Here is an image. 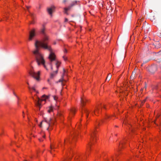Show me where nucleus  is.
Listing matches in <instances>:
<instances>
[{
    "mask_svg": "<svg viewBox=\"0 0 161 161\" xmlns=\"http://www.w3.org/2000/svg\"><path fill=\"white\" fill-rule=\"evenodd\" d=\"M48 40L47 36H45L42 42H39L38 40L35 41V46L36 49L33 51V53L35 56L36 61L38 65H42L47 71L53 70V69L50 64H46L43 55L39 51L40 47H42L45 49H47L49 51L50 53L48 57V58L51 62L54 63L56 68V70L52 73L51 75V77H53L57 74L58 69L61 64V62L58 60H56V56L53 52L52 49L50 47L47 45V42Z\"/></svg>",
    "mask_w": 161,
    "mask_h": 161,
    "instance_id": "1",
    "label": "nucleus"
},
{
    "mask_svg": "<svg viewBox=\"0 0 161 161\" xmlns=\"http://www.w3.org/2000/svg\"><path fill=\"white\" fill-rule=\"evenodd\" d=\"M54 124V121L52 119L43 120L38 124L39 126L41 128L49 130L51 129V126Z\"/></svg>",
    "mask_w": 161,
    "mask_h": 161,
    "instance_id": "2",
    "label": "nucleus"
},
{
    "mask_svg": "<svg viewBox=\"0 0 161 161\" xmlns=\"http://www.w3.org/2000/svg\"><path fill=\"white\" fill-rule=\"evenodd\" d=\"M48 96L45 95L42 96L41 99H39L37 96L35 95L33 97V98L35 102L36 107L39 108L40 110L42 104L45 103V102L48 99Z\"/></svg>",
    "mask_w": 161,
    "mask_h": 161,
    "instance_id": "3",
    "label": "nucleus"
},
{
    "mask_svg": "<svg viewBox=\"0 0 161 161\" xmlns=\"http://www.w3.org/2000/svg\"><path fill=\"white\" fill-rule=\"evenodd\" d=\"M29 73L37 81H39L40 80V71L35 72L33 68H31L29 71Z\"/></svg>",
    "mask_w": 161,
    "mask_h": 161,
    "instance_id": "4",
    "label": "nucleus"
},
{
    "mask_svg": "<svg viewBox=\"0 0 161 161\" xmlns=\"http://www.w3.org/2000/svg\"><path fill=\"white\" fill-rule=\"evenodd\" d=\"M36 30L35 29H32L30 32L28 40L29 41H31L33 37L36 36Z\"/></svg>",
    "mask_w": 161,
    "mask_h": 161,
    "instance_id": "5",
    "label": "nucleus"
},
{
    "mask_svg": "<svg viewBox=\"0 0 161 161\" xmlns=\"http://www.w3.org/2000/svg\"><path fill=\"white\" fill-rule=\"evenodd\" d=\"M45 27H43L41 30V33L43 34L44 36H43V37L42 39L41 40V41H38L39 42H42L43 40L44 39V37L46 36H47V37H48V40L47 42V45L48 44V43L49 41V38L48 36L45 33Z\"/></svg>",
    "mask_w": 161,
    "mask_h": 161,
    "instance_id": "6",
    "label": "nucleus"
},
{
    "mask_svg": "<svg viewBox=\"0 0 161 161\" xmlns=\"http://www.w3.org/2000/svg\"><path fill=\"white\" fill-rule=\"evenodd\" d=\"M109 118L110 116L109 115H106L103 118V119L101 120L99 124L100 125H101L103 123H106Z\"/></svg>",
    "mask_w": 161,
    "mask_h": 161,
    "instance_id": "7",
    "label": "nucleus"
},
{
    "mask_svg": "<svg viewBox=\"0 0 161 161\" xmlns=\"http://www.w3.org/2000/svg\"><path fill=\"white\" fill-rule=\"evenodd\" d=\"M101 106H97L96 107L94 112L95 115H97L100 113L101 110Z\"/></svg>",
    "mask_w": 161,
    "mask_h": 161,
    "instance_id": "8",
    "label": "nucleus"
},
{
    "mask_svg": "<svg viewBox=\"0 0 161 161\" xmlns=\"http://www.w3.org/2000/svg\"><path fill=\"white\" fill-rule=\"evenodd\" d=\"M96 132L95 130H92L91 132V139H92V143L94 142V141L95 140V137H96Z\"/></svg>",
    "mask_w": 161,
    "mask_h": 161,
    "instance_id": "9",
    "label": "nucleus"
},
{
    "mask_svg": "<svg viewBox=\"0 0 161 161\" xmlns=\"http://www.w3.org/2000/svg\"><path fill=\"white\" fill-rule=\"evenodd\" d=\"M75 112V110L74 108H72L70 109V113L69 114V119H70V118L73 115H74Z\"/></svg>",
    "mask_w": 161,
    "mask_h": 161,
    "instance_id": "10",
    "label": "nucleus"
},
{
    "mask_svg": "<svg viewBox=\"0 0 161 161\" xmlns=\"http://www.w3.org/2000/svg\"><path fill=\"white\" fill-rule=\"evenodd\" d=\"M87 101V99L85 97H83L81 98V104L82 106H84L86 102Z\"/></svg>",
    "mask_w": 161,
    "mask_h": 161,
    "instance_id": "11",
    "label": "nucleus"
},
{
    "mask_svg": "<svg viewBox=\"0 0 161 161\" xmlns=\"http://www.w3.org/2000/svg\"><path fill=\"white\" fill-rule=\"evenodd\" d=\"M54 8H55L54 6H52L47 8V11L50 15H52V12L54 10Z\"/></svg>",
    "mask_w": 161,
    "mask_h": 161,
    "instance_id": "12",
    "label": "nucleus"
},
{
    "mask_svg": "<svg viewBox=\"0 0 161 161\" xmlns=\"http://www.w3.org/2000/svg\"><path fill=\"white\" fill-rule=\"evenodd\" d=\"M47 111L48 113H50L51 112L53 111L54 110V108L53 105H51L49 107H48L47 108Z\"/></svg>",
    "mask_w": 161,
    "mask_h": 161,
    "instance_id": "13",
    "label": "nucleus"
},
{
    "mask_svg": "<svg viewBox=\"0 0 161 161\" xmlns=\"http://www.w3.org/2000/svg\"><path fill=\"white\" fill-rule=\"evenodd\" d=\"M29 88L31 91V92L32 94V95H33V92H35L36 93H38V92L36 91L35 87L30 88V87H29Z\"/></svg>",
    "mask_w": 161,
    "mask_h": 161,
    "instance_id": "14",
    "label": "nucleus"
},
{
    "mask_svg": "<svg viewBox=\"0 0 161 161\" xmlns=\"http://www.w3.org/2000/svg\"><path fill=\"white\" fill-rule=\"evenodd\" d=\"M40 135L42 136V138H39V140L40 142H42L43 141V139L45 138V135L43 132H42L40 133Z\"/></svg>",
    "mask_w": 161,
    "mask_h": 161,
    "instance_id": "15",
    "label": "nucleus"
},
{
    "mask_svg": "<svg viewBox=\"0 0 161 161\" xmlns=\"http://www.w3.org/2000/svg\"><path fill=\"white\" fill-rule=\"evenodd\" d=\"M84 112L86 114V116L87 117L89 113V110L87 109H84Z\"/></svg>",
    "mask_w": 161,
    "mask_h": 161,
    "instance_id": "16",
    "label": "nucleus"
},
{
    "mask_svg": "<svg viewBox=\"0 0 161 161\" xmlns=\"http://www.w3.org/2000/svg\"><path fill=\"white\" fill-rule=\"evenodd\" d=\"M111 77H112V75H111V74H108L107 78H106V80H108V81L109 80L111 79Z\"/></svg>",
    "mask_w": 161,
    "mask_h": 161,
    "instance_id": "17",
    "label": "nucleus"
},
{
    "mask_svg": "<svg viewBox=\"0 0 161 161\" xmlns=\"http://www.w3.org/2000/svg\"><path fill=\"white\" fill-rule=\"evenodd\" d=\"M52 97L56 103L58 101V97L57 96H52Z\"/></svg>",
    "mask_w": 161,
    "mask_h": 161,
    "instance_id": "18",
    "label": "nucleus"
},
{
    "mask_svg": "<svg viewBox=\"0 0 161 161\" xmlns=\"http://www.w3.org/2000/svg\"><path fill=\"white\" fill-rule=\"evenodd\" d=\"M74 161H81V158L77 156L75 158Z\"/></svg>",
    "mask_w": 161,
    "mask_h": 161,
    "instance_id": "19",
    "label": "nucleus"
},
{
    "mask_svg": "<svg viewBox=\"0 0 161 161\" xmlns=\"http://www.w3.org/2000/svg\"><path fill=\"white\" fill-rule=\"evenodd\" d=\"M113 160V157H111L110 158H106L105 160V161H111Z\"/></svg>",
    "mask_w": 161,
    "mask_h": 161,
    "instance_id": "20",
    "label": "nucleus"
},
{
    "mask_svg": "<svg viewBox=\"0 0 161 161\" xmlns=\"http://www.w3.org/2000/svg\"><path fill=\"white\" fill-rule=\"evenodd\" d=\"M92 142H91L89 144L88 147H87V149L88 150V151H89V149L90 148L91 146L92 145V144H93Z\"/></svg>",
    "mask_w": 161,
    "mask_h": 161,
    "instance_id": "21",
    "label": "nucleus"
},
{
    "mask_svg": "<svg viewBox=\"0 0 161 161\" xmlns=\"http://www.w3.org/2000/svg\"><path fill=\"white\" fill-rule=\"evenodd\" d=\"M65 80L64 79H63V78H62L61 79H60L59 80V82H62V85H64V81H65Z\"/></svg>",
    "mask_w": 161,
    "mask_h": 161,
    "instance_id": "22",
    "label": "nucleus"
},
{
    "mask_svg": "<svg viewBox=\"0 0 161 161\" xmlns=\"http://www.w3.org/2000/svg\"><path fill=\"white\" fill-rule=\"evenodd\" d=\"M69 9V8H64V12L65 13L67 14V11Z\"/></svg>",
    "mask_w": 161,
    "mask_h": 161,
    "instance_id": "23",
    "label": "nucleus"
},
{
    "mask_svg": "<svg viewBox=\"0 0 161 161\" xmlns=\"http://www.w3.org/2000/svg\"><path fill=\"white\" fill-rule=\"evenodd\" d=\"M63 58L64 61H66L67 60V57L65 56H64L63 57Z\"/></svg>",
    "mask_w": 161,
    "mask_h": 161,
    "instance_id": "24",
    "label": "nucleus"
},
{
    "mask_svg": "<svg viewBox=\"0 0 161 161\" xmlns=\"http://www.w3.org/2000/svg\"><path fill=\"white\" fill-rule=\"evenodd\" d=\"M50 147H51V151H50V153H52V149H53V147L51 145V146H50Z\"/></svg>",
    "mask_w": 161,
    "mask_h": 161,
    "instance_id": "25",
    "label": "nucleus"
},
{
    "mask_svg": "<svg viewBox=\"0 0 161 161\" xmlns=\"http://www.w3.org/2000/svg\"><path fill=\"white\" fill-rule=\"evenodd\" d=\"M64 53H66L67 52V50L65 49L64 51Z\"/></svg>",
    "mask_w": 161,
    "mask_h": 161,
    "instance_id": "26",
    "label": "nucleus"
},
{
    "mask_svg": "<svg viewBox=\"0 0 161 161\" xmlns=\"http://www.w3.org/2000/svg\"><path fill=\"white\" fill-rule=\"evenodd\" d=\"M63 71H64V75L65 74V69H63Z\"/></svg>",
    "mask_w": 161,
    "mask_h": 161,
    "instance_id": "27",
    "label": "nucleus"
},
{
    "mask_svg": "<svg viewBox=\"0 0 161 161\" xmlns=\"http://www.w3.org/2000/svg\"><path fill=\"white\" fill-rule=\"evenodd\" d=\"M68 21V20L67 19H65V22H67Z\"/></svg>",
    "mask_w": 161,
    "mask_h": 161,
    "instance_id": "28",
    "label": "nucleus"
},
{
    "mask_svg": "<svg viewBox=\"0 0 161 161\" xmlns=\"http://www.w3.org/2000/svg\"><path fill=\"white\" fill-rule=\"evenodd\" d=\"M145 101H146V99L144 100H143V102H142V103H144L145 102Z\"/></svg>",
    "mask_w": 161,
    "mask_h": 161,
    "instance_id": "29",
    "label": "nucleus"
},
{
    "mask_svg": "<svg viewBox=\"0 0 161 161\" xmlns=\"http://www.w3.org/2000/svg\"><path fill=\"white\" fill-rule=\"evenodd\" d=\"M124 144H125V142H123L121 143V145H123Z\"/></svg>",
    "mask_w": 161,
    "mask_h": 161,
    "instance_id": "30",
    "label": "nucleus"
},
{
    "mask_svg": "<svg viewBox=\"0 0 161 161\" xmlns=\"http://www.w3.org/2000/svg\"><path fill=\"white\" fill-rule=\"evenodd\" d=\"M35 121H36V122L37 123H38V120H37V119H35Z\"/></svg>",
    "mask_w": 161,
    "mask_h": 161,
    "instance_id": "31",
    "label": "nucleus"
},
{
    "mask_svg": "<svg viewBox=\"0 0 161 161\" xmlns=\"http://www.w3.org/2000/svg\"><path fill=\"white\" fill-rule=\"evenodd\" d=\"M34 129H35V128L33 127V129H32V130H33V131H35Z\"/></svg>",
    "mask_w": 161,
    "mask_h": 161,
    "instance_id": "32",
    "label": "nucleus"
},
{
    "mask_svg": "<svg viewBox=\"0 0 161 161\" xmlns=\"http://www.w3.org/2000/svg\"><path fill=\"white\" fill-rule=\"evenodd\" d=\"M26 8L27 9H28L30 8V7L28 6H26Z\"/></svg>",
    "mask_w": 161,
    "mask_h": 161,
    "instance_id": "33",
    "label": "nucleus"
},
{
    "mask_svg": "<svg viewBox=\"0 0 161 161\" xmlns=\"http://www.w3.org/2000/svg\"><path fill=\"white\" fill-rule=\"evenodd\" d=\"M5 18H6V19H7L8 18L7 15V16L5 15Z\"/></svg>",
    "mask_w": 161,
    "mask_h": 161,
    "instance_id": "34",
    "label": "nucleus"
},
{
    "mask_svg": "<svg viewBox=\"0 0 161 161\" xmlns=\"http://www.w3.org/2000/svg\"><path fill=\"white\" fill-rule=\"evenodd\" d=\"M67 141V139H66V140H64V142H66Z\"/></svg>",
    "mask_w": 161,
    "mask_h": 161,
    "instance_id": "35",
    "label": "nucleus"
},
{
    "mask_svg": "<svg viewBox=\"0 0 161 161\" xmlns=\"http://www.w3.org/2000/svg\"><path fill=\"white\" fill-rule=\"evenodd\" d=\"M53 44H56V43L55 42H54Z\"/></svg>",
    "mask_w": 161,
    "mask_h": 161,
    "instance_id": "36",
    "label": "nucleus"
},
{
    "mask_svg": "<svg viewBox=\"0 0 161 161\" xmlns=\"http://www.w3.org/2000/svg\"><path fill=\"white\" fill-rule=\"evenodd\" d=\"M23 117H24V113L23 112Z\"/></svg>",
    "mask_w": 161,
    "mask_h": 161,
    "instance_id": "37",
    "label": "nucleus"
},
{
    "mask_svg": "<svg viewBox=\"0 0 161 161\" xmlns=\"http://www.w3.org/2000/svg\"><path fill=\"white\" fill-rule=\"evenodd\" d=\"M30 14H31V15H32V14L30 13Z\"/></svg>",
    "mask_w": 161,
    "mask_h": 161,
    "instance_id": "38",
    "label": "nucleus"
},
{
    "mask_svg": "<svg viewBox=\"0 0 161 161\" xmlns=\"http://www.w3.org/2000/svg\"><path fill=\"white\" fill-rule=\"evenodd\" d=\"M25 161H27L26 160H25Z\"/></svg>",
    "mask_w": 161,
    "mask_h": 161,
    "instance_id": "39",
    "label": "nucleus"
}]
</instances>
